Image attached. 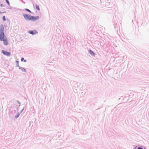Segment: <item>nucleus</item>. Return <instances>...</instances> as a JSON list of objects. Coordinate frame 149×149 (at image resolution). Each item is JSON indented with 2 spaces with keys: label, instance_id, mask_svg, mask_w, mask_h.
Here are the masks:
<instances>
[{
  "label": "nucleus",
  "instance_id": "1",
  "mask_svg": "<svg viewBox=\"0 0 149 149\" xmlns=\"http://www.w3.org/2000/svg\"><path fill=\"white\" fill-rule=\"evenodd\" d=\"M23 15L26 19L29 20H32L33 21H35L39 19V17L38 16L35 17L31 16L30 15H28L25 14H23Z\"/></svg>",
  "mask_w": 149,
  "mask_h": 149
},
{
  "label": "nucleus",
  "instance_id": "2",
  "mask_svg": "<svg viewBox=\"0 0 149 149\" xmlns=\"http://www.w3.org/2000/svg\"><path fill=\"white\" fill-rule=\"evenodd\" d=\"M4 27L3 25H1L0 26V40L3 41L4 40V38H7L5 36V35L4 31Z\"/></svg>",
  "mask_w": 149,
  "mask_h": 149
},
{
  "label": "nucleus",
  "instance_id": "3",
  "mask_svg": "<svg viewBox=\"0 0 149 149\" xmlns=\"http://www.w3.org/2000/svg\"><path fill=\"white\" fill-rule=\"evenodd\" d=\"M2 52L4 55L9 56L10 55V52H8L6 51H5L3 50L2 51Z\"/></svg>",
  "mask_w": 149,
  "mask_h": 149
},
{
  "label": "nucleus",
  "instance_id": "4",
  "mask_svg": "<svg viewBox=\"0 0 149 149\" xmlns=\"http://www.w3.org/2000/svg\"><path fill=\"white\" fill-rule=\"evenodd\" d=\"M28 32L29 33L31 34L32 35L35 34L37 33H38V32L35 30L32 31H28Z\"/></svg>",
  "mask_w": 149,
  "mask_h": 149
},
{
  "label": "nucleus",
  "instance_id": "5",
  "mask_svg": "<svg viewBox=\"0 0 149 149\" xmlns=\"http://www.w3.org/2000/svg\"><path fill=\"white\" fill-rule=\"evenodd\" d=\"M3 44L5 45H7L8 44V42L7 38H4V40H3Z\"/></svg>",
  "mask_w": 149,
  "mask_h": 149
},
{
  "label": "nucleus",
  "instance_id": "6",
  "mask_svg": "<svg viewBox=\"0 0 149 149\" xmlns=\"http://www.w3.org/2000/svg\"><path fill=\"white\" fill-rule=\"evenodd\" d=\"M89 52L90 53V54L92 56H94L95 55V53L93 51H92L91 50H89Z\"/></svg>",
  "mask_w": 149,
  "mask_h": 149
},
{
  "label": "nucleus",
  "instance_id": "7",
  "mask_svg": "<svg viewBox=\"0 0 149 149\" xmlns=\"http://www.w3.org/2000/svg\"><path fill=\"white\" fill-rule=\"evenodd\" d=\"M36 8L38 10H40V8L39 7V6L38 5H36Z\"/></svg>",
  "mask_w": 149,
  "mask_h": 149
},
{
  "label": "nucleus",
  "instance_id": "8",
  "mask_svg": "<svg viewBox=\"0 0 149 149\" xmlns=\"http://www.w3.org/2000/svg\"><path fill=\"white\" fill-rule=\"evenodd\" d=\"M22 70L23 71H24V72H25L26 71L25 69L24 68H22Z\"/></svg>",
  "mask_w": 149,
  "mask_h": 149
},
{
  "label": "nucleus",
  "instance_id": "9",
  "mask_svg": "<svg viewBox=\"0 0 149 149\" xmlns=\"http://www.w3.org/2000/svg\"><path fill=\"white\" fill-rule=\"evenodd\" d=\"M3 21H5L6 20V18L5 17V16H3Z\"/></svg>",
  "mask_w": 149,
  "mask_h": 149
},
{
  "label": "nucleus",
  "instance_id": "10",
  "mask_svg": "<svg viewBox=\"0 0 149 149\" xmlns=\"http://www.w3.org/2000/svg\"><path fill=\"white\" fill-rule=\"evenodd\" d=\"M6 2H7V3L8 4V5H9L10 3H9V1H8V0H6Z\"/></svg>",
  "mask_w": 149,
  "mask_h": 149
},
{
  "label": "nucleus",
  "instance_id": "11",
  "mask_svg": "<svg viewBox=\"0 0 149 149\" xmlns=\"http://www.w3.org/2000/svg\"><path fill=\"white\" fill-rule=\"evenodd\" d=\"M26 10L27 11L30 12V13H31V11L30 10H29L28 9H26Z\"/></svg>",
  "mask_w": 149,
  "mask_h": 149
},
{
  "label": "nucleus",
  "instance_id": "12",
  "mask_svg": "<svg viewBox=\"0 0 149 149\" xmlns=\"http://www.w3.org/2000/svg\"><path fill=\"white\" fill-rule=\"evenodd\" d=\"M19 114H18L17 116H15V117L16 118H17L19 116Z\"/></svg>",
  "mask_w": 149,
  "mask_h": 149
},
{
  "label": "nucleus",
  "instance_id": "13",
  "mask_svg": "<svg viewBox=\"0 0 149 149\" xmlns=\"http://www.w3.org/2000/svg\"><path fill=\"white\" fill-rule=\"evenodd\" d=\"M24 58H21V61H23V60H24Z\"/></svg>",
  "mask_w": 149,
  "mask_h": 149
},
{
  "label": "nucleus",
  "instance_id": "14",
  "mask_svg": "<svg viewBox=\"0 0 149 149\" xmlns=\"http://www.w3.org/2000/svg\"><path fill=\"white\" fill-rule=\"evenodd\" d=\"M138 149H143L142 148H140V147H139L138 148Z\"/></svg>",
  "mask_w": 149,
  "mask_h": 149
},
{
  "label": "nucleus",
  "instance_id": "15",
  "mask_svg": "<svg viewBox=\"0 0 149 149\" xmlns=\"http://www.w3.org/2000/svg\"><path fill=\"white\" fill-rule=\"evenodd\" d=\"M24 61L25 62H26V60H24Z\"/></svg>",
  "mask_w": 149,
  "mask_h": 149
}]
</instances>
